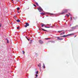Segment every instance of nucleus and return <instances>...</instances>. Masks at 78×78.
<instances>
[{"mask_svg":"<svg viewBox=\"0 0 78 78\" xmlns=\"http://www.w3.org/2000/svg\"><path fill=\"white\" fill-rule=\"evenodd\" d=\"M40 44H43V43H44V42L42 41L41 40H40L39 41Z\"/></svg>","mask_w":78,"mask_h":78,"instance_id":"5","label":"nucleus"},{"mask_svg":"<svg viewBox=\"0 0 78 78\" xmlns=\"http://www.w3.org/2000/svg\"><path fill=\"white\" fill-rule=\"evenodd\" d=\"M35 54L36 56H37V53H35Z\"/></svg>","mask_w":78,"mask_h":78,"instance_id":"32","label":"nucleus"},{"mask_svg":"<svg viewBox=\"0 0 78 78\" xmlns=\"http://www.w3.org/2000/svg\"><path fill=\"white\" fill-rule=\"evenodd\" d=\"M51 39V38H49V39Z\"/></svg>","mask_w":78,"mask_h":78,"instance_id":"53","label":"nucleus"},{"mask_svg":"<svg viewBox=\"0 0 78 78\" xmlns=\"http://www.w3.org/2000/svg\"><path fill=\"white\" fill-rule=\"evenodd\" d=\"M44 39H45V40H48V39H49V38H45Z\"/></svg>","mask_w":78,"mask_h":78,"instance_id":"17","label":"nucleus"},{"mask_svg":"<svg viewBox=\"0 0 78 78\" xmlns=\"http://www.w3.org/2000/svg\"><path fill=\"white\" fill-rule=\"evenodd\" d=\"M35 78H37V77H35Z\"/></svg>","mask_w":78,"mask_h":78,"instance_id":"49","label":"nucleus"},{"mask_svg":"<svg viewBox=\"0 0 78 78\" xmlns=\"http://www.w3.org/2000/svg\"><path fill=\"white\" fill-rule=\"evenodd\" d=\"M0 27H2V24L0 23Z\"/></svg>","mask_w":78,"mask_h":78,"instance_id":"31","label":"nucleus"},{"mask_svg":"<svg viewBox=\"0 0 78 78\" xmlns=\"http://www.w3.org/2000/svg\"><path fill=\"white\" fill-rule=\"evenodd\" d=\"M19 9H20V8L19 7H17V11H19Z\"/></svg>","mask_w":78,"mask_h":78,"instance_id":"14","label":"nucleus"},{"mask_svg":"<svg viewBox=\"0 0 78 78\" xmlns=\"http://www.w3.org/2000/svg\"><path fill=\"white\" fill-rule=\"evenodd\" d=\"M76 35H75V36H74V37H76Z\"/></svg>","mask_w":78,"mask_h":78,"instance_id":"43","label":"nucleus"},{"mask_svg":"<svg viewBox=\"0 0 78 78\" xmlns=\"http://www.w3.org/2000/svg\"><path fill=\"white\" fill-rule=\"evenodd\" d=\"M41 27H43L44 26L43 23H42V24H41Z\"/></svg>","mask_w":78,"mask_h":78,"instance_id":"19","label":"nucleus"},{"mask_svg":"<svg viewBox=\"0 0 78 78\" xmlns=\"http://www.w3.org/2000/svg\"><path fill=\"white\" fill-rule=\"evenodd\" d=\"M68 12V10L67 9H66L65 10H64L62 11V12L61 13V14H65V13H66V12Z\"/></svg>","mask_w":78,"mask_h":78,"instance_id":"1","label":"nucleus"},{"mask_svg":"<svg viewBox=\"0 0 78 78\" xmlns=\"http://www.w3.org/2000/svg\"><path fill=\"white\" fill-rule=\"evenodd\" d=\"M16 22H20V20L18 19L16 20Z\"/></svg>","mask_w":78,"mask_h":78,"instance_id":"11","label":"nucleus"},{"mask_svg":"<svg viewBox=\"0 0 78 78\" xmlns=\"http://www.w3.org/2000/svg\"><path fill=\"white\" fill-rule=\"evenodd\" d=\"M16 1L17 0L16 2H20V0H16Z\"/></svg>","mask_w":78,"mask_h":78,"instance_id":"27","label":"nucleus"},{"mask_svg":"<svg viewBox=\"0 0 78 78\" xmlns=\"http://www.w3.org/2000/svg\"><path fill=\"white\" fill-rule=\"evenodd\" d=\"M34 0V1L35 0Z\"/></svg>","mask_w":78,"mask_h":78,"instance_id":"61","label":"nucleus"},{"mask_svg":"<svg viewBox=\"0 0 78 78\" xmlns=\"http://www.w3.org/2000/svg\"><path fill=\"white\" fill-rule=\"evenodd\" d=\"M57 37V39H58V40H62L63 39L62 38H59V37Z\"/></svg>","mask_w":78,"mask_h":78,"instance_id":"9","label":"nucleus"},{"mask_svg":"<svg viewBox=\"0 0 78 78\" xmlns=\"http://www.w3.org/2000/svg\"><path fill=\"white\" fill-rule=\"evenodd\" d=\"M37 9L39 11V12H42V11H43V9L40 6H39V8H37Z\"/></svg>","mask_w":78,"mask_h":78,"instance_id":"2","label":"nucleus"},{"mask_svg":"<svg viewBox=\"0 0 78 78\" xmlns=\"http://www.w3.org/2000/svg\"><path fill=\"white\" fill-rule=\"evenodd\" d=\"M61 34H62V33H61L60 34V35H61Z\"/></svg>","mask_w":78,"mask_h":78,"instance_id":"45","label":"nucleus"},{"mask_svg":"<svg viewBox=\"0 0 78 78\" xmlns=\"http://www.w3.org/2000/svg\"><path fill=\"white\" fill-rule=\"evenodd\" d=\"M28 33H30L28 32Z\"/></svg>","mask_w":78,"mask_h":78,"instance_id":"60","label":"nucleus"},{"mask_svg":"<svg viewBox=\"0 0 78 78\" xmlns=\"http://www.w3.org/2000/svg\"><path fill=\"white\" fill-rule=\"evenodd\" d=\"M49 15H50V16H51V15H54V14L53 13H49Z\"/></svg>","mask_w":78,"mask_h":78,"instance_id":"18","label":"nucleus"},{"mask_svg":"<svg viewBox=\"0 0 78 78\" xmlns=\"http://www.w3.org/2000/svg\"><path fill=\"white\" fill-rule=\"evenodd\" d=\"M7 41V44H9V40H8V39Z\"/></svg>","mask_w":78,"mask_h":78,"instance_id":"23","label":"nucleus"},{"mask_svg":"<svg viewBox=\"0 0 78 78\" xmlns=\"http://www.w3.org/2000/svg\"><path fill=\"white\" fill-rule=\"evenodd\" d=\"M15 16H16V14H15Z\"/></svg>","mask_w":78,"mask_h":78,"instance_id":"52","label":"nucleus"},{"mask_svg":"<svg viewBox=\"0 0 78 78\" xmlns=\"http://www.w3.org/2000/svg\"><path fill=\"white\" fill-rule=\"evenodd\" d=\"M35 76H36V77H37V76H38V75H37V74H36L35 75Z\"/></svg>","mask_w":78,"mask_h":78,"instance_id":"30","label":"nucleus"},{"mask_svg":"<svg viewBox=\"0 0 78 78\" xmlns=\"http://www.w3.org/2000/svg\"><path fill=\"white\" fill-rule=\"evenodd\" d=\"M78 25H77L75 27H72V28H76V27H78Z\"/></svg>","mask_w":78,"mask_h":78,"instance_id":"12","label":"nucleus"},{"mask_svg":"<svg viewBox=\"0 0 78 78\" xmlns=\"http://www.w3.org/2000/svg\"><path fill=\"white\" fill-rule=\"evenodd\" d=\"M14 17L15 18H16V17H16V16H14Z\"/></svg>","mask_w":78,"mask_h":78,"instance_id":"34","label":"nucleus"},{"mask_svg":"<svg viewBox=\"0 0 78 78\" xmlns=\"http://www.w3.org/2000/svg\"><path fill=\"white\" fill-rule=\"evenodd\" d=\"M12 3H14V2H12Z\"/></svg>","mask_w":78,"mask_h":78,"instance_id":"56","label":"nucleus"},{"mask_svg":"<svg viewBox=\"0 0 78 78\" xmlns=\"http://www.w3.org/2000/svg\"><path fill=\"white\" fill-rule=\"evenodd\" d=\"M64 33H65V32H63L62 33V34H64Z\"/></svg>","mask_w":78,"mask_h":78,"instance_id":"26","label":"nucleus"},{"mask_svg":"<svg viewBox=\"0 0 78 78\" xmlns=\"http://www.w3.org/2000/svg\"><path fill=\"white\" fill-rule=\"evenodd\" d=\"M14 12H15V11H14Z\"/></svg>","mask_w":78,"mask_h":78,"instance_id":"57","label":"nucleus"},{"mask_svg":"<svg viewBox=\"0 0 78 78\" xmlns=\"http://www.w3.org/2000/svg\"><path fill=\"white\" fill-rule=\"evenodd\" d=\"M46 17H48V16H46Z\"/></svg>","mask_w":78,"mask_h":78,"instance_id":"48","label":"nucleus"},{"mask_svg":"<svg viewBox=\"0 0 78 78\" xmlns=\"http://www.w3.org/2000/svg\"><path fill=\"white\" fill-rule=\"evenodd\" d=\"M18 12V13H20V12H19V11H18V12Z\"/></svg>","mask_w":78,"mask_h":78,"instance_id":"38","label":"nucleus"},{"mask_svg":"<svg viewBox=\"0 0 78 78\" xmlns=\"http://www.w3.org/2000/svg\"><path fill=\"white\" fill-rule=\"evenodd\" d=\"M40 14H43V15H45V14H47V15H48V14H49V13L47 12H45V13L41 12L40 13Z\"/></svg>","mask_w":78,"mask_h":78,"instance_id":"3","label":"nucleus"},{"mask_svg":"<svg viewBox=\"0 0 78 78\" xmlns=\"http://www.w3.org/2000/svg\"><path fill=\"white\" fill-rule=\"evenodd\" d=\"M45 33H46V32H45Z\"/></svg>","mask_w":78,"mask_h":78,"instance_id":"58","label":"nucleus"},{"mask_svg":"<svg viewBox=\"0 0 78 78\" xmlns=\"http://www.w3.org/2000/svg\"><path fill=\"white\" fill-rule=\"evenodd\" d=\"M33 40H30V41H31V42H32V41Z\"/></svg>","mask_w":78,"mask_h":78,"instance_id":"44","label":"nucleus"},{"mask_svg":"<svg viewBox=\"0 0 78 78\" xmlns=\"http://www.w3.org/2000/svg\"><path fill=\"white\" fill-rule=\"evenodd\" d=\"M46 44H48V41Z\"/></svg>","mask_w":78,"mask_h":78,"instance_id":"39","label":"nucleus"},{"mask_svg":"<svg viewBox=\"0 0 78 78\" xmlns=\"http://www.w3.org/2000/svg\"><path fill=\"white\" fill-rule=\"evenodd\" d=\"M44 26H47V25H45V24H44Z\"/></svg>","mask_w":78,"mask_h":78,"instance_id":"41","label":"nucleus"},{"mask_svg":"<svg viewBox=\"0 0 78 78\" xmlns=\"http://www.w3.org/2000/svg\"><path fill=\"white\" fill-rule=\"evenodd\" d=\"M33 5L34 6H35V7H36V5L35 4H33Z\"/></svg>","mask_w":78,"mask_h":78,"instance_id":"28","label":"nucleus"},{"mask_svg":"<svg viewBox=\"0 0 78 78\" xmlns=\"http://www.w3.org/2000/svg\"><path fill=\"white\" fill-rule=\"evenodd\" d=\"M43 67L44 69H45V65L44 63H43Z\"/></svg>","mask_w":78,"mask_h":78,"instance_id":"13","label":"nucleus"},{"mask_svg":"<svg viewBox=\"0 0 78 78\" xmlns=\"http://www.w3.org/2000/svg\"><path fill=\"white\" fill-rule=\"evenodd\" d=\"M26 25H24V27L25 28H27V27H29V23H26Z\"/></svg>","mask_w":78,"mask_h":78,"instance_id":"4","label":"nucleus"},{"mask_svg":"<svg viewBox=\"0 0 78 78\" xmlns=\"http://www.w3.org/2000/svg\"><path fill=\"white\" fill-rule=\"evenodd\" d=\"M69 15H70V13H69Z\"/></svg>","mask_w":78,"mask_h":78,"instance_id":"46","label":"nucleus"},{"mask_svg":"<svg viewBox=\"0 0 78 78\" xmlns=\"http://www.w3.org/2000/svg\"><path fill=\"white\" fill-rule=\"evenodd\" d=\"M27 40H28V41H30V39H29L28 38H27Z\"/></svg>","mask_w":78,"mask_h":78,"instance_id":"33","label":"nucleus"},{"mask_svg":"<svg viewBox=\"0 0 78 78\" xmlns=\"http://www.w3.org/2000/svg\"><path fill=\"white\" fill-rule=\"evenodd\" d=\"M6 40H7H7H8V38H6Z\"/></svg>","mask_w":78,"mask_h":78,"instance_id":"42","label":"nucleus"},{"mask_svg":"<svg viewBox=\"0 0 78 78\" xmlns=\"http://www.w3.org/2000/svg\"><path fill=\"white\" fill-rule=\"evenodd\" d=\"M36 73L37 74H38V73H39V72H38V70L36 72Z\"/></svg>","mask_w":78,"mask_h":78,"instance_id":"15","label":"nucleus"},{"mask_svg":"<svg viewBox=\"0 0 78 78\" xmlns=\"http://www.w3.org/2000/svg\"><path fill=\"white\" fill-rule=\"evenodd\" d=\"M69 35H70V34H68V35H63V37H67V36H69Z\"/></svg>","mask_w":78,"mask_h":78,"instance_id":"7","label":"nucleus"},{"mask_svg":"<svg viewBox=\"0 0 78 78\" xmlns=\"http://www.w3.org/2000/svg\"><path fill=\"white\" fill-rule=\"evenodd\" d=\"M26 39H27L28 38L27 37H26Z\"/></svg>","mask_w":78,"mask_h":78,"instance_id":"36","label":"nucleus"},{"mask_svg":"<svg viewBox=\"0 0 78 78\" xmlns=\"http://www.w3.org/2000/svg\"><path fill=\"white\" fill-rule=\"evenodd\" d=\"M70 20H72V17H70Z\"/></svg>","mask_w":78,"mask_h":78,"instance_id":"35","label":"nucleus"},{"mask_svg":"<svg viewBox=\"0 0 78 78\" xmlns=\"http://www.w3.org/2000/svg\"><path fill=\"white\" fill-rule=\"evenodd\" d=\"M35 3L36 5H37V6H39V5L38 4V3H37V2H35Z\"/></svg>","mask_w":78,"mask_h":78,"instance_id":"16","label":"nucleus"},{"mask_svg":"<svg viewBox=\"0 0 78 78\" xmlns=\"http://www.w3.org/2000/svg\"><path fill=\"white\" fill-rule=\"evenodd\" d=\"M48 25H49V24H48Z\"/></svg>","mask_w":78,"mask_h":78,"instance_id":"59","label":"nucleus"},{"mask_svg":"<svg viewBox=\"0 0 78 78\" xmlns=\"http://www.w3.org/2000/svg\"><path fill=\"white\" fill-rule=\"evenodd\" d=\"M62 30L58 31V33H61V32H62Z\"/></svg>","mask_w":78,"mask_h":78,"instance_id":"22","label":"nucleus"},{"mask_svg":"<svg viewBox=\"0 0 78 78\" xmlns=\"http://www.w3.org/2000/svg\"><path fill=\"white\" fill-rule=\"evenodd\" d=\"M66 16H67V17H69V15H68V14H66Z\"/></svg>","mask_w":78,"mask_h":78,"instance_id":"29","label":"nucleus"},{"mask_svg":"<svg viewBox=\"0 0 78 78\" xmlns=\"http://www.w3.org/2000/svg\"><path fill=\"white\" fill-rule=\"evenodd\" d=\"M22 52H23V54H25V51H23Z\"/></svg>","mask_w":78,"mask_h":78,"instance_id":"24","label":"nucleus"},{"mask_svg":"<svg viewBox=\"0 0 78 78\" xmlns=\"http://www.w3.org/2000/svg\"><path fill=\"white\" fill-rule=\"evenodd\" d=\"M29 9V7H28V8L27 9Z\"/></svg>","mask_w":78,"mask_h":78,"instance_id":"40","label":"nucleus"},{"mask_svg":"<svg viewBox=\"0 0 78 78\" xmlns=\"http://www.w3.org/2000/svg\"><path fill=\"white\" fill-rule=\"evenodd\" d=\"M38 67H39L40 69V70H41V63H39V65H38Z\"/></svg>","mask_w":78,"mask_h":78,"instance_id":"6","label":"nucleus"},{"mask_svg":"<svg viewBox=\"0 0 78 78\" xmlns=\"http://www.w3.org/2000/svg\"><path fill=\"white\" fill-rule=\"evenodd\" d=\"M35 71H36V70H37V69L36 68H35Z\"/></svg>","mask_w":78,"mask_h":78,"instance_id":"37","label":"nucleus"},{"mask_svg":"<svg viewBox=\"0 0 78 78\" xmlns=\"http://www.w3.org/2000/svg\"><path fill=\"white\" fill-rule=\"evenodd\" d=\"M23 33H25V32H23Z\"/></svg>","mask_w":78,"mask_h":78,"instance_id":"51","label":"nucleus"},{"mask_svg":"<svg viewBox=\"0 0 78 78\" xmlns=\"http://www.w3.org/2000/svg\"><path fill=\"white\" fill-rule=\"evenodd\" d=\"M20 28V27H17V30H19V28Z\"/></svg>","mask_w":78,"mask_h":78,"instance_id":"20","label":"nucleus"},{"mask_svg":"<svg viewBox=\"0 0 78 78\" xmlns=\"http://www.w3.org/2000/svg\"><path fill=\"white\" fill-rule=\"evenodd\" d=\"M73 18L74 20H76V19H78L77 16L74 17H73Z\"/></svg>","mask_w":78,"mask_h":78,"instance_id":"8","label":"nucleus"},{"mask_svg":"<svg viewBox=\"0 0 78 78\" xmlns=\"http://www.w3.org/2000/svg\"><path fill=\"white\" fill-rule=\"evenodd\" d=\"M44 27H45V28H49V27L45 26Z\"/></svg>","mask_w":78,"mask_h":78,"instance_id":"25","label":"nucleus"},{"mask_svg":"<svg viewBox=\"0 0 78 78\" xmlns=\"http://www.w3.org/2000/svg\"><path fill=\"white\" fill-rule=\"evenodd\" d=\"M53 26H50V25H49V28H50V27H51V28H53Z\"/></svg>","mask_w":78,"mask_h":78,"instance_id":"21","label":"nucleus"},{"mask_svg":"<svg viewBox=\"0 0 78 78\" xmlns=\"http://www.w3.org/2000/svg\"><path fill=\"white\" fill-rule=\"evenodd\" d=\"M49 42H51V41H49Z\"/></svg>","mask_w":78,"mask_h":78,"instance_id":"54","label":"nucleus"},{"mask_svg":"<svg viewBox=\"0 0 78 78\" xmlns=\"http://www.w3.org/2000/svg\"><path fill=\"white\" fill-rule=\"evenodd\" d=\"M12 1H14V0H12Z\"/></svg>","mask_w":78,"mask_h":78,"instance_id":"50","label":"nucleus"},{"mask_svg":"<svg viewBox=\"0 0 78 78\" xmlns=\"http://www.w3.org/2000/svg\"><path fill=\"white\" fill-rule=\"evenodd\" d=\"M38 27V28H39V30H40V29H39V27Z\"/></svg>","mask_w":78,"mask_h":78,"instance_id":"47","label":"nucleus"},{"mask_svg":"<svg viewBox=\"0 0 78 78\" xmlns=\"http://www.w3.org/2000/svg\"><path fill=\"white\" fill-rule=\"evenodd\" d=\"M41 30H43V31H47L46 30H44L43 28H41Z\"/></svg>","mask_w":78,"mask_h":78,"instance_id":"10","label":"nucleus"},{"mask_svg":"<svg viewBox=\"0 0 78 78\" xmlns=\"http://www.w3.org/2000/svg\"><path fill=\"white\" fill-rule=\"evenodd\" d=\"M38 33H40V32H38Z\"/></svg>","mask_w":78,"mask_h":78,"instance_id":"55","label":"nucleus"}]
</instances>
